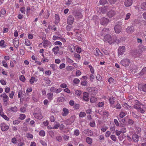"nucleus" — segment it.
I'll return each instance as SVG.
<instances>
[{
    "label": "nucleus",
    "mask_w": 146,
    "mask_h": 146,
    "mask_svg": "<svg viewBox=\"0 0 146 146\" xmlns=\"http://www.w3.org/2000/svg\"><path fill=\"white\" fill-rule=\"evenodd\" d=\"M131 63V62L130 60L127 58H123L120 62L121 64L124 67L128 66Z\"/></svg>",
    "instance_id": "nucleus-1"
},
{
    "label": "nucleus",
    "mask_w": 146,
    "mask_h": 146,
    "mask_svg": "<svg viewBox=\"0 0 146 146\" xmlns=\"http://www.w3.org/2000/svg\"><path fill=\"white\" fill-rule=\"evenodd\" d=\"M146 46L142 44L139 45L138 46V52H136L137 56H140L141 55L142 52L145 51Z\"/></svg>",
    "instance_id": "nucleus-2"
},
{
    "label": "nucleus",
    "mask_w": 146,
    "mask_h": 146,
    "mask_svg": "<svg viewBox=\"0 0 146 146\" xmlns=\"http://www.w3.org/2000/svg\"><path fill=\"white\" fill-rule=\"evenodd\" d=\"M104 41L105 42L109 43L110 44H111L115 41L112 38L111 36L109 34L107 35L104 36Z\"/></svg>",
    "instance_id": "nucleus-3"
},
{
    "label": "nucleus",
    "mask_w": 146,
    "mask_h": 146,
    "mask_svg": "<svg viewBox=\"0 0 146 146\" xmlns=\"http://www.w3.org/2000/svg\"><path fill=\"white\" fill-rule=\"evenodd\" d=\"M126 49L124 46H120L118 48V54L119 55H122L125 52Z\"/></svg>",
    "instance_id": "nucleus-4"
},
{
    "label": "nucleus",
    "mask_w": 146,
    "mask_h": 146,
    "mask_svg": "<svg viewBox=\"0 0 146 146\" xmlns=\"http://www.w3.org/2000/svg\"><path fill=\"white\" fill-rule=\"evenodd\" d=\"M76 118L75 115H73L70 118L68 119L65 121L67 125H70L74 122Z\"/></svg>",
    "instance_id": "nucleus-5"
},
{
    "label": "nucleus",
    "mask_w": 146,
    "mask_h": 146,
    "mask_svg": "<svg viewBox=\"0 0 146 146\" xmlns=\"http://www.w3.org/2000/svg\"><path fill=\"white\" fill-rule=\"evenodd\" d=\"M0 97L2 98L4 103H6L9 100V98L8 96L5 92L3 93L0 95Z\"/></svg>",
    "instance_id": "nucleus-6"
},
{
    "label": "nucleus",
    "mask_w": 146,
    "mask_h": 146,
    "mask_svg": "<svg viewBox=\"0 0 146 146\" xmlns=\"http://www.w3.org/2000/svg\"><path fill=\"white\" fill-rule=\"evenodd\" d=\"M51 44V43L49 41L47 40H43L42 42L39 44V46H40L41 45L43 44L44 47L45 48L49 46Z\"/></svg>",
    "instance_id": "nucleus-7"
},
{
    "label": "nucleus",
    "mask_w": 146,
    "mask_h": 146,
    "mask_svg": "<svg viewBox=\"0 0 146 146\" xmlns=\"http://www.w3.org/2000/svg\"><path fill=\"white\" fill-rule=\"evenodd\" d=\"M62 89L61 88L58 89L54 87H51L50 89V91L51 92L53 93H55L56 94H58L61 92Z\"/></svg>",
    "instance_id": "nucleus-8"
},
{
    "label": "nucleus",
    "mask_w": 146,
    "mask_h": 146,
    "mask_svg": "<svg viewBox=\"0 0 146 146\" xmlns=\"http://www.w3.org/2000/svg\"><path fill=\"white\" fill-rule=\"evenodd\" d=\"M1 129L2 131H7L9 128V127L6 123H2L0 125Z\"/></svg>",
    "instance_id": "nucleus-9"
},
{
    "label": "nucleus",
    "mask_w": 146,
    "mask_h": 146,
    "mask_svg": "<svg viewBox=\"0 0 146 146\" xmlns=\"http://www.w3.org/2000/svg\"><path fill=\"white\" fill-rule=\"evenodd\" d=\"M88 90L89 91L90 94L91 95H95L98 92L97 89L95 88H88Z\"/></svg>",
    "instance_id": "nucleus-10"
},
{
    "label": "nucleus",
    "mask_w": 146,
    "mask_h": 146,
    "mask_svg": "<svg viewBox=\"0 0 146 146\" xmlns=\"http://www.w3.org/2000/svg\"><path fill=\"white\" fill-rule=\"evenodd\" d=\"M126 32L128 34H131L134 31V28L132 26L128 27L126 30Z\"/></svg>",
    "instance_id": "nucleus-11"
},
{
    "label": "nucleus",
    "mask_w": 146,
    "mask_h": 146,
    "mask_svg": "<svg viewBox=\"0 0 146 146\" xmlns=\"http://www.w3.org/2000/svg\"><path fill=\"white\" fill-rule=\"evenodd\" d=\"M109 22L108 19L105 18H102L100 20V23L101 25L106 26L107 25Z\"/></svg>",
    "instance_id": "nucleus-12"
},
{
    "label": "nucleus",
    "mask_w": 146,
    "mask_h": 146,
    "mask_svg": "<svg viewBox=\"0 0 146 146\" xmlns=\"http://www.w3.org/2000/svg\"><path fill=\"white\" fill-rule=\"evenodd\" d=\"M74 19L71 15L69 16L67 19V23L68 24L71 25L74 22Z\"/></svg>",
    "instance_id": "nucleus-13"
},
{
    "label": "nucleus",
    "mask_w": 146,
    "mask_h": 146,
    "mask_svg": "<svg viewBox=\"0 0 146 146\" xmlns=\"http://www.w3.org/2000/svg\"><path fill=\"white\" fill-rule=\"evenodd\" d=\"M83 132L84 134L88 136H91L93 134V132L89 129L84 130L83 131Z\"/></svg>",
    "instance_id": "nucleus-14"
},
{
    "label": "nucleus",
    "mask_w": 146,
    "mask_h": 146,
    "mask_svg": "<svg viewBox=\"0 0 146 146\" xmlns=\"http://www.w3.org/2000/svg\"><path fill=\"white\" fill-rule=\"evenodd\" d=\"M6 11L5 9H2L0 11V17L4 18L6 16Z\"/></svg>",
    "instance_id": "nucleus-15"
},
{
    "label": "nucleus",
    "mask_w": 146,
    "mask_h": 146,
    "mask_svg": "<svg viewBox=\"0 0 146 146\" xmlns=\"http://www.w3.org/2000/svg\"><path fill=\"white\" fill-rule=\"evenodd\" d=\"M121 26L120 25H116L114 27L115 31L116 33H119L121 31Z\"/></svg>",
    "instance_id": "nucleus-16"
},
{
    "label": "nucleus",
    "mask_w": 146,
    "mask_h": 146,
    "mask_svg": "<svg viewBox=\"0 0 146 146\" xmlns=\"http://www.w3.org/2000/svg\"><path fill=\"white\" fill-rule=\"evenodd\" d=\"M69 113L68 109L65 108H64L62 110V115L63 116H66Z\"/></svg>",
    "instance_id": "nucleus-17"
},
{
    "label": "nucleus",
    "mask_w": 146,
    "mask_h": 146,
    "mask_svg": "<svg viewBox=\"0 0 146 146\" xmlns=\"http://www.w3.org/2000/svg\"><path fill=\"white\" fill-rule=\"evenodd\" d=\"M132 0H125L124 2V5L126 7H129L131 6L132 4Z\"/></svg>",
    "instance_id": "nucleus-18"
},
{
    "label": "nucleus",
    "mask_w": 146,
    "mask_h": 146,
    "mask_svg": "<svg viewBox=\"0 0 146 146\" xmlns=\"http://www.w3.org/2000/svg\"><path fill=\"white\" fill-rule=\"evenodd\" d=\"M83 99L84 100L86 101H88L89 100V94L86 92L83 93Z\"/></svg>",
    "instance_id": "nucleus-19"
},
{
    "label": "nucleus",
    "mask_w": 146,
    "mask_h": 146,
    "mask_svg": "<svg viewBox=\"0 0 146 146\" xmlns=\"http://www.w3.org/2000/svg\"><path fill=\"white\" fill-rule=\"evenodd\" d=\"M141 106H143V105L141 104L137 100H136L135 101L134 108L136 109L139 108Z\"/></svg>",
    "instance_id": "nucleus-20"
},
{
    "label": "nucleus",
    "mask_w": 146,
    "mask_h": 146,
    "mask_svg": "<svg viewBox=\"0 0 146 146\" xmlns=\"http://www.w3.org/2000/svg\"><path fill=\"white\" fill-rule=\"evenodd\" d=\"M109 100L110 106L112 107H113V104L115 102L114 98L113 97H111L109 98Z\"/></svg>",
    "instance_id": "nucleus-21"
},
{
    "label": "nucleus",
    "mask_w": 146,
    "mask_h": 146,
    "mask_svg": "<svg viewBox=\"0 0 146 146\" xmlns=\"http://www.w3.org/2000/svg\"><path fill=\"white\" fill-rule=\"evenodd\" d=\"M47 98L50 101H51L53 99V94L52 93H48L46 94Z\"/></svg>",
    "instance_id": "nucleus-22"
},
{
    "label": "nucleus",
    "mask_w": 146,
    "mask_h": 146,
    "mask_svg": "<svg viewBox=\"0 0 146 146\" xmlns=\"http://www.w3.org/2000/svg\"><path fill=\"white\" fill-rule=\"evenodd\" d=\"M34 115L36 119H40L42 118V116L40 113H34Z\"/></svg>",
    "instance_id": "nucleus-23"
},
{
    "label": "nucleus",
    "mask_w": 146,
    "mask_h": 146,
    "mask_svg": "<svg viewBox=\"0 0 146 146\" xmlns=\"http://www.w3.org/2000/svg\"><path fill=\"white\" fill-rule=\"evenodd\" d=\"M59 49V47L56 46L52 49V50L54 54L56 55L58 53Z\"/></svg>",
    "instance_id": "nucleus-24"
},
{
    "label": "nucleus",
    "mask_w": 146,
    "mask_h": 146,
    "mask_svg": "<svg viewBox=\"0 0 146 146\" xmlns=\"http://www.w3.org/2000/svg\"><path fill=\"white\" fill-rule=\"evenodd\" d=\"M137 109V110L138 111L141 113H143L145 111L144 105H143V106H140L139 108H138V109Z\"/></svg>",
    "instance_id": "nucleus-25"
},
{
    "label": "nucleus",
    "mask_w": 146,
    "mask_h": 146,
    "mask_svg": "<svg viewBox=\"0 0 146 146\" xmlns=\"http://www.w3.org/2000/svg\"><path fill=\"white\" fill-rule=\"evenodd\" d=\"M115 14V11H110L108 13V16L109 17H111L113 16Z\"/></svg>",
    "instance_id": "nucleus-26"
},
{
    "label": "nucleus",
    "mask_w": 146,
    "mask_h": 146,
    "mask_svg": "<svg viewBox=\"0 0 146 146\" xmlns=\"http://www.w3.org/2000/svg\"><path fill=\"white\" fill-rule=\"evenodd\" d=\"M132 139L134 141L137 142L139 140L138 135L136 134H134L132 137Z\"/></svg>",
    "instance_id": "nucleus-27"
},
{
    "label": "nucleus",
    "mask_w": 146,
    "mask_h": 146,
    "mask_svg": "<svg viewBox=\"0 0 146 146\" xmlns=\"http://www.w3.org/2000/svg\"><path fill=\"white\" fill-rule=\"evenodd\" d=\"M96 53L95 54V55L96 56H99L102 55V54L100 52L99 49L98 48H96Z\"/></svg>",
    "instance_id": "nucleus-28"
},
{
    "label": "nucleus",
    "mask_w": 146,
    "mask_h": 146,
    "mask_svg": "<svg viewBox=\"0 0 146 146\" xmlns=\"http://www.w3.org/2000/svg\"><path fill=\"white\" fill-rule=\"evenodd\" d=\"M146 73V67H144L139 73V74L140 76H142Z\"/></svg>",
    "instance_id": "nucleus-29"
},
{
    "label": "nucleus",
    "mask_w": 146,
    "mask_h": 146,
    "mask_svg": "<svg viewBox=\"0 0 146 146\" xmlns=\"http://www.w3.org/2000/svg\"><path fill=\"white\" fill-rule=\"evenodd\" d=\"M18 109L16 106H14L11 107L10 109H8L9 111L13 112H16L17 111Z\"/></svg>",
    "instance_id": "nucleus-30"
},
{
    "label": "nucleus",
    "mask_w": 146,
    "mask_h": 146,
    "mask_svg": "<svg viewBox=\"0 0 146 146\" xmlns=\"http://www.w3.org/2000/svg\"><path fill=\"white\" fill-rule=\"evenodd\" d=\"M98 101V99L95 97L92 96L91 97L90 102L92 103H95Z\"/></svg>",
    "instance_id": "nucleus-31"
},
{
    "label": "nucleus",
    "mask_w": 146,
    "mask_h": 146,
    "mask_svg": "<svg viewBox=\"0 0 146 146\" xmlns=\"http://www.w3.org/2000/svg\"><path fill=\"white\" fill-rule=\"evenodd\" d=\"M122 106L126 109L130 110L131 108V107L126 103H124Z\"/></svg>",
    "instance_id": "nucleus-32"
},
{
    "label": "nucleus",
    "mask_w": 146,
    "mask_h": 146,
    "mask_svg": "<svg viewBox=\"0 0 146 146\" xmlns=\"http://www.w3.org/2000/svg\"><path fill=\"white\" fill-rule=\"evenodd\" d=\"M141 8L142 10H146V1L141 4Z\"/></svg>",
    "instance_id": "nucleus-33"
},
{
    "label": "nucleus",
    "mask_w": 146,
    "mask_h": 146,
    "mask_svg": "<svg viewBox=\"0 0 146 146\" xmlns=\"http://www.w3.org/2000/svg\"><path fill=\"white\" fill-rule=\"evenodd\" d=\"M13 43L15 47L17 48L19 47V44L18 40H14Z\"/></svg>",
    "instance_id": "nucleus-34"
},
{
    "label": "nucleus",
    "mask_w": 146,
    "mask_h": 146,
    "mask_svg": "<svg viewBox=\"0 0 146 146\" xmlns=\"http://www.w3.org/2000/svg\"><path fill=\"white\" fill-rule=\"evenodd\" d=\"M44 13H45V14L44 15V17L46 19H48L50 15L49 11L46 10Z\"/></svg>",
    "instance_id": "nucleus-35"
},
{
    "label": "nucleus",
    "mask_w": 146,
    "mask_h": 146,
    "mask_svg": "<svg viewBox=\"0 0 146 146\" xmlns=\"http://www.w3.org/2000/svg\"><path fill=\"white\" fill-rule=\"evenodd\" d=\"M86 142L89 144H91L92 143V138L88 137L86 138Z\"/></svg>",
    "instance_id": "nucleus-36"
},
{
    "label": "nucleus",
    "mask_w": 146,
    "mask_h": 146,
    "mask_svg": "<svg viewBox=\"0 0 146 146\" xmlns=\"http://www.w3.org/2000/svg\"><path fill=\"white\" fill-rule=\"evenodd\" d=\"M0 46L2 48H5L6 45L5 44V41L4 40H1L0 42Z\"/></svg>",
    "instance_id": "nucleus-37"
},
{
    "label": "nucleus",
    "mask_w": 146,
    "mask_h": 146,
    "mask_svg": "<svg viewBox=\"0 0 146 146\" xmlns=\"http://www.w3.org/2000/svg\"><path fill=\"white\" fill-rule=\"evenodd\" d=\"M55 22L56 23H58L60 21V18L58 15L57 14H55Z\"/></svg>",
    "instance_id": "nucleus-38"
},
{
    "label": "nucleus",
    "mask_w": 146,
    "mask_h": 146,
    "mask_svg": "<svg viewBox=\"0 0 146 146\" xmlns=\"http://www.w3.org/2000/svg\"><path fill=\"white\" fill-rule=\"evenodd\" d=\"M75 15L76 17L78 18H81L82 17L81 13L79 12H76Z\"/></svg>",
    "instance_id": "nucleus-39"
},
{
    "label": "nucleus",
    "mask_w": 146,
    "mask_h": 146,
    "mask_svg": "<svg viewBox=\"0 0 146 146\" xmlns=\"http://www.w3.org/2000/svg\"><path fill=\"white\" fill-rule=\"evenodd\" d=\"M141 90L142 91L145 93L146 94V84L142 86Z\"/></svg>",
    "instance_id": "nucleus-40"
},
{
    "label": "nucleus",
    "mask_w": 146,
    "mask_h": 146,
    "mask_svg": "<svg viewBox=\"0 0 146 146\" xmlns=\"http://www.w3.org/2000/svg\"><path fill=\"white\" fill-rule=\"evenodd\" d=\"M66 69L68 71H70L73 70L74 68L72 66H68L66 67Z\"/></svg>",
    "instance_id": "nucleus-41"
},
{
    "label": "nucleus",
    "mask_w": 146,
    "mask_h": 146,
    "mask_svg": "<svg viewBox=\"0 0 146 146\" xmlns=\"http://www.w3.org/2000/svg\"><path fill=\"white\" fill-rule=\"evenodd\" d=\"M126 114V113L121 111L119 115L120 118H122L124 117Z\"/></svg>",
    "instance_id": "nucleus-42"
},
{
    "label": "nucleus",
    "mask_w": 146,
    "mask_h": 146,
    "mask_svg": "<svg viewBox=\"0 0 146 146\" xmlns=\"http://www.w3.org/2000/svg\"><path fill=\"white\" fill-rule=\"evenodd\" d=\"M44 80L45 81L46 83L47 84H49L50 82V81L47 77H44Z\"/></svg>",
    "instance_id": "nucleus-43"
},
{
    "label": "nucleus",
    "mask_w": 146,
    "mask_h": 146,
    "mask_svg": "<svg viewBox=\"0 0 146 146\" xmlns=\"http://www.w3.org/2000/svg\"><path fill=\"white\" fill-rule=\"evenodd\" d=\"M81 94V92L80 90H76L75 92V95L78 96H80Z\"/></svg>",
    "instance_id": "nucleus-44"
},
{
    "label": "nucleus",
    "mask_w": 146,
    "mask_h": 146,
    "mask_svg": "<svg viewBox=\"0 0 146 146\" xmlns=\"http://www.w3.org/2000/svg\"><path fill=\"white\" fill-rule=\"evenodd\" d=\"M64 98L62 97H58L57 99V101L58 102H62L64 101Z\"/></svg>",
    "instance_id": "nucleus-45"
},
{
    "label": "nucleus",
    "mask_w": 146,
    "mask_h": 146,
    "mask_svg": "<svg viewBox=\"0 0 146 146\" xmlns=\"http://www.w3.org/2000/svg\"><path fill=\"white\" fill-rule=\"evenodd\" d=\"M2 63L3 65L2 66H3L5 67L6 68H8V66L5 60H3L2 61Z\"/></svg>",
    "instance_id": "nucleus-46"
},
{
    "label": "nucleus",
    "mask_w": 146,
    "mask_h": 146,
    "mask_svg": "<svg viewBox=\"0 0 146 146\" xmlns=\"http://www.w3.org/2000/svg\"><path fill=\"white\" fill-rule=\"evenodd\" d=\"M88 67L90 68V71L91 73L92 74H94V68L91 65H89Z\"/></svg>",
    "instance_id": "nucleus-47"
},
{
    "label": "nucleus",
    "mask_w": 146,
    "mask_h": 146,
    "mask_svg": "<svg viewBox=\"0 0 146 146\" xmlns=\"http://www.w3.org/2000/svg\"><path fill=\"white\" fill-rule=\"evenodd\" d=\"M26 117V115L23 114H21L19 115V118L21 120L25 119Z\"/></svg>",
    "instance_id": "nucleus-48"
},
{
    "label": "nucleus",
    "mask_w": 146,
    "mask_h": 146,
    "mask_svg": "<svg viewBox=\"0 0 146 146\" xmlns=\"http://www.w3.org/2000/svg\"><path fill=\"white\" fill-rule=\"evenodd\" d=\"M39 135L40 136L44 137L45 135V133L43 130L40 131L39 133Z\"/></svg>",
    "instance_id": "nucleus-49"
},
{
    "label": "nucleus",
    "mask_w": 146,
    "mask_h": 146,
    "mask_svg": "<svg viewBox=\"0 0 146 146\" xmlns=\"http://www.w3.org/2000/svg\"><path fill=\"white\" fill-rule=\"evenodd\" d=\"M86 114L85 112H80L79 114V117H82L86 116Z\"/></svg>",
    "instance_id": "nucleus-50"
},
{
    "label": "nucleus",
    "mask_w": 146,
    "mask_h": 146,
    "mask_svg": "<svg viewBox=\"0 0 146 146\" xmlns=\"http://www.w3.org/2000/svg\"><path fill=\"white\" fill-rule=\"evenodd\" d=\"M35 81H36V79L35 78L33 77H32L31 79H30L29 82L30 83L32 84Z\"/></svg>",
    "instance_id": "nucleus-51"
},
{
    "label": "nucleus",
    "mask_w": 146,
    "mask_h": 146,
    "mask_svg": "<svg viewBox=\"0 0 146 146\" xmlns=\"http://www.w3.org/2000/svg\"><path fill=\"white\" fill-rule=\"evenodd\" d=\"M66 61L69 63L71 64L73 62V61L68 57H67L66 58Z\"/></svg>",
    "instance_id": "nucleus-52"
},
{
    "label": "nucleus",
    "mask_w": 146,
    "mask_h": 146,
    "mask_svg": "<svg viewBox=\"0 0 146 146\" xmlns=\"http://www.w3.org/2000/svg\"><path fill=\"white\" fill-rule=\"evenodd\" d=\"M109 31V29H107L106 28H104L102 30V34H104L106 33H108ZM102 35L103 34H102Z\"/></svg>",
    "instance_id": "nucleus-53"
},
{
    "label": "nucleus",
    "mask_w": 146,
    "mask_h": 146,
    "mask_svg": "<svg viewBox=\"0 0 146 146\" xmlns=\"http://www.w3.org/2000/svg\"><path fill=\"white\" fill-rule=\"evenodd\" d=\"M25 42L26 46H29L31 45V43L30 41L28 39H25Z\"/></svg>",
    "instance_id": "nucleus-54"
},
{
    "label": "nucleus",
    "mask_w": 146,
    "mask_h": 146,
    "mask_svg": "<svg viewBox=\"0 0 146 146\" xmlns=\"http://www.w3.org/2000/svg\"><path fill=\"white\" fill-rule=\"evenodd\" d=\"M104 105V102H100L98 104V106L99 108H101Z\"/></svg>",
    "instance_id": "nucleus-55"
},
{
    "label": "nucleus",
    "mask_w": 146,
    "mask_h": 146,
    "mask_svg": "<svg viewBox=\"0 0 146 146\" xmlns=\"http://www.w3.org/2000/svg\"><path fill=\"white\" fill-rule=\"evenodd\" d=\"M80 82L79 79L77 78H74L73 81V83L75 84H78Z\"/></svg>",
    "instance_id": "nucleus-56"
},
{
    "label": "nucleus",
    "mask_w": 146,
    "mask_h": 146,
    "mask_svg": "<svg viewBox=\"0 0 146 146\" xmlns=\"http://www.w3.org/2000/svg\"><path fill=\"white\" fill-rule=\"evenodd\" d=\"M11 142L13 143H18V140L15 137L13 138L12 139Z\"/></svg>",
    "instance_id": "nucleus-57"
},
{
    "label": "nucleus",
    "mask_w": 146,
    "mask_h": 146,
    "mask_svg": "<svg viewBox=\"0 0 146 146\" xmlns=\"http://www.w3.org/2000/svg\"><path fill=\"white\" fill-rule=\"evenodd\" d=\"M66 66V64L64 63L61 64L59 66V68L60 69H62L64 68Z\"/></svg>",
    "instance_id": "nucleus-58"
},
{
    "label": "nucleus",
    "mask_w": 146,
    "mask_h": 146,
    "mask_svg": "<svg viewBox=\"0 0 146 146\" xmlns=\"http://www.w3.org/2000/svg\"><path fill=\"white\" fill-rule=\"evenodd\" d=\"M110 138L111 139L114 141H116L117 139L115 136L114 135H111L110 136Z\"/></svg>",
    "instance_id": "nucleus-59"
},
{
    "label": "nucleus",
    "mask_w": 146,
    "mask_h": 146,
    "mask_svg": "<svg viewBox=\"0 0 146 146\" xmlns=\"http://www.w3.org/2000/svg\"><path fill=\"white\" fill-rule=\"evenodd\" d=\"M66 29L67 31H70L73 28V27L71 25H67L66 27Z\"/></svg>",
    "instance_id": "nucleus-60"
},
{
    "label": "nucleus",
    "mask_w": 146,
    "mask_h": 146,
    "mask_svg": "<svg viewBox=\"0 0 146 146\" xmlns=\"http://www.w3.org/2000/svg\"><path fill=\"white\" fill-rule=\"evenodd\" d=\"M74 57L78 58V60H80V55L78 54L77 53H75L74 54Z\"/></svg>",
    "instance_id": "nucleus-61"
},
{
    "label": "nucleus",
    "mask_w": 146,
    "mask_h": 146,
    "mask_svg": "<svg viewBox=\"0 0 146 146\" xmlns=\"http://www.w3.org/2000/svg\"><path fill=\"white\" fill-rule=\"evenodd\" d=\"M107 2L106 0H100V3L101 5H104L106 4Z\"/></svg>",
    "instance_id": "nucleus-62"
},
{
    "label": "nucleus",
    "mask_w": 146,
    "mask_h": 146,
    "mask_svg": "<svg viewBox=\"0 0 146 146\" xmlns=\"http://www.w3.org/2000/svg\"><path fill=\"white\" fill-rule=\"evenodd\" d=\"M48 133L49 135L51 137L53 138L54 137V133L53 131H49Z\"/></svg>",
    "instance_id": "nucleus-63"
},
{
    "label": "nucleus",
    "mask_w": 146,
    "mask_h": 146,
    "mask_svg": "<svg viewBox=\"0 0 146 146\" xmlns=\"http://www.w3.org/2000/svg\"><path fill=\"white\" fill-rule=\"evenodd\" d=\"M40 142L43 146H47L46 143L43 140H40Z\"/></svg>",
    "instance_id": "nucleus-64"
}]
</instances>
